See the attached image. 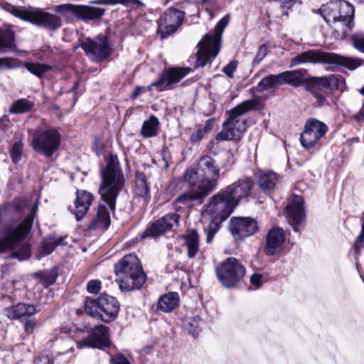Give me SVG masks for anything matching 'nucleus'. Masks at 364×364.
I'll return each mask as SVG.
<instances>
[{"instance_id":"nucleus-1","label":"nucleus","mask_w":364,"mask_h":364,"mask_svg":"<svg viewBox=\"0 0 364 364\" xmlns=\"http://www.w3.org/2000/svg\"><path fill=\"white\" fill-rule=\"evenodd\" d=\"M220 169L215 159L208 155L203 156L196 168L186 171L183 178L189 185V191L179 196L176 202L191 206V202L205 197L218 184Z\"/></svg>"},{"instance_id":"nucleus-2","label":"nucleus","mask_w":364,"mask_h":364,"mask_svg":"<svg viewBox=\"0 0 364 364\" xmlns=\"http://www.w3.org/2000/svg\"><path fill=\"white\" fill-rule=\"evenodd\" d=\"M100 176L99 194L109 208L114 210L117 198L125 185V178L116 156L110 155L105 168L100 171Z\"/></svg>"},{"instance_id":"nucleus-3","label":"nucleus","mask_w":364,"mask_h":364,"mask_svg":"<svg viewBox=\"0 0 364 364\" xmlns=\"http://www.w3.org/2000/svg\"><path fill=\"white\" fill-rule=\"evenodd\" d=\"M320 13L326 23L333 26L338 37L346 38L354 26V7L346 1L334 0L323 4Z\"/></svg>"},{"instance_id":"nucleus-4","label":"nucleus","mask_w":364,"mask_h":364,"mask_svg":"<svg viewBox=\"0 0 364 364\" xmlns=\"http://www.w3.org/2000/svg\"><path fill=\"white\" fill-rule=\"evenodd\" d=\"M258 102L255 99L242 102L228 112L223 124L222 130L217 134L216 139L220 141L240 140L247 128L245 113L257 109Z\"/></svg>"},{"instance_id":"nucleus-5","label":"nucleus","mask_w":364,"mask_h":364,"mask_svg":"<svg viewBox=\"0 0 364 364\" xmlns=\"http://www.w3.org/2000/svg\"><path fill=\"white\" fill-rule=\"evenodd\" d=\"M119 288L123 291L139 289L146 280L142 266L135 255H125L114 267Z\"/></svg>"},{"instance_id":"nucleus-6","label":"nucleus","mask_w":364,"mask_h":364,"mask_svg":"<svg viewBox=\"0 0 364 364\" xmlns=\"http://www.w3.org/2000/svg\"><path fill=\"white\" fill-rule=\"evenodd\" d=\"M33 224V219L28 216L16 228L9 230L6 237L0 240V252L8 249L14 250L11 257L18 260L28 259L31 256L30 245L26 240Z\"/></svg>"},{"instance_id":"nucleus-7","label":"nucleus","mask_w":364,"mask_h":364,"mask_svg":"<svg viewBox=\"0 0 364 364\" xmlns=\"http://www.w3.org/2000/svg\"><path fill=\"white\" fill-rule=\"evenodd\" d=\"M234 208L235 205L223 190L210 198L205 210V213L210 218L209 224L205 228L208 243L213 240L219 225L230 216Z\"/></svg>"},{"instance_id":"nucleus-8","label":"nucleus","mask_w":364,"mask_h":364,"mask_svg":"<svg viewBox=\"0 0 364 364\" xmlns=\"http://www.w3.org/2000/svg\"><path fill=\"white\" fill-rule=\"evenodd\" d=\"M229 15H225L217 23L213 31L206 34L198 43L196 67H204L210 63L220 51L222 33L229 23Z\"/></svg>"},{"instance_id":"nucleus-9","label":"nucleus","mask_w":364,"mask_h":364,"mask_svg":"<svg viewBox=\"0 0 364 364\" xmlns=\"http://www.w3.org/2000/svg\"><path fill=\"white\" fill-rule=\"evenodd\" d=\"M0 8L21 20L50 30H55L61 26L60 17L39 9H20L4 1H0Z\"/></svg>"},{"instance_id":"nucleus-10","label":"nucleus","mask_w":364,"mask_h":364,"mask_svg":"<svg viewBox=\"0 0 364 364\" xmlns=\"http://www.w3.org/2000/svg\"><path fill=\"white\" fill-rule=\"evenodd\" d=\"M304 63H334L345 66L350 70H354L361 65V61L358 58L343 57L335 53L310 50L291 58L290 67Z\"/></svg>"},{"instance_id":"nucleus-11","label":"nucleus","mask_w":364,"mask_h":364,"mask_svg":"<svg viewBox=\"0 0 364 364\" xmlns=\"http://www.w3.org/2000/svg\"><path fill=\"white\" fill-rule=\"evenodd\" d=\"M84 309L87 315L108 323L117 318L119 304L116 298L105 294L97 299L87 298Z\"/></svg>"},{"instance_id":"nucleus-12","label":"nucleus","mask_w":364,"mask_h":364,"mask_svg":"<svg viewBox=\"0 0 364 364\" xmlns=\"http://www.w3.org/2000/svg\"><path fill=\"white\" fill-rule=\"evenodd\" d=\"M60 141L61 135L56 129H38L33 134L31 146L36 151L50 157L58 149Z\"/></svg>"},{"instance_id":"nucleus-13","label":"nucleus","mask_w":364,"mask_h":364,"mask_svg":"<svg viewBox=\"0 0 364 364\" xmlns=\"http://www.w3.org/2000/svg\"><path fill=\"white\" fill-rule=\"evenodd\" d=\"M218 280L226 287H235L245 276V268L235 257H229L215 269Z\"/></svg>"},{"instance_id":"nucleus-14","label":"nucleus","mask_w":364,"mask_h":364,"mask_svg":"<svg viewBox=\"0 0 364 364\" xmlns=\"http://www.w3.org/2000/svg\"><path fill=\"white\" fill-rule=\"evenodd\" d=\"M80 46L87 55L95 61L102 60L112 53L111 45L105 35H99L93 39L86 38Z\"/></svg>"},{"instance_id":"nucleus-15","label":"nucleus","mask_w":364,"mask_h":364,"mask_svg":"<svg viewBox=\"0 0 364 364\" xmlns=\"http://www.w3.org/2000/svg\"><path fill=\"white\" fill-rule=\"evenodd\" d=\"M327 126L316 119L306 121L300 141L305 149L313 147L327 132Z\"/></svg>"},{"instance_id":"nucleus-16","label":"nucleus","mask_w":364,"mask_h":364,"mask_svg":"<svg viewBox=\"0 0 364 364\" xmlns=\"http://www.w3.org/2000/svg\"><path fill=\"white\" fill-rule=\"evenodd\" d=\"M55 11L60 14L71 13L76 18L85 21L100 19L105 14L102 8L70 4L58 5Z\"/></svg>"},{"instance_id":"nucleus-17","label":"nucleus","mask_w":364,"mask_h":364,"mask_svg":"<svg viewBox=\"0 0 364 364\" xmlns=\"http://www.w3.org/2000/svg\"><path fill=\"white\" fill-rule=\"evenodd\" d=\"M184 13L176 9H169L159 18L158 33L166 38L175 33L183 22Z\"/></svg>"},{"instance_id":"nucleus-18","label":"nucleus","mask_w":364,"mask_h":364,"mask_svg":"<svg viewBox=\"0 0 364 364\" xmlns=\"http://www.w3.org/2000/svg\"><path fill=\"white\" fill-rule=\"evenodd\" d=\"M179 215L177 213H169L161 218L154 222L148 227L141 235L140 238L158 237L166 231L172 230L174 227L178 225Z\"/></svg>"},{"instance_id":"nucleus-19","label":"nucleus","mask_w":364,"mask_h":364,"mask_svg":"<svg viewBox=\"0 0 364 364\" xmlns=\"http://www.w3.org/2000/svg\"><path fill=\"white\" fill-rule=\"evenodd\" d=\"M109 346V328L104 325L95 326L92 333L87 338L77 342L78 348L90 347L103 349Z\"/></svg>"},{"instance_id":"nucleus-20","label":"nucleus","mask_w":364,"mask_h":364,"mask_svg":"<svg viewBox=\"0 0 364 364\" xmlns=\"http://www.w3.org/2000/svg\"><path fill=\"white\" fill-rule=\"evenodd\" d=\"M230 229L234 238L240 240L256 233L259 225L252 218H235L231 219Z\"/></svg>"},{"instance_id":"nucleus-21","label":"nucleus","mask_w":364,"mask_h":364,"mask_svg":"<svg viewBox=\"0 0 364 364\" xmlns=\"http://www.w3.org/2000/svg\"><path fill=\"white\" fill-rule=\"evenodd\" d=\"M311 82L313 85L310 91L320 106L326 101V94L330 93L338 85L337 79L333 75L328 77H314Z\"/></svg>"},{"instance_id":"nucleus-22","label":"nucleus","mask_w":364,"mask_h":364,"mask_svg":"<svg viewBox=\"0 0 364 364\" xmlns=\"http://www.w3.org/2000/svg\"><path fill=\"white\" fill-rule=\"evenodd\" d=\"M191 69L190 68H171L165 73H162L159 78L153 82L149 86V90L154 87H159V90H163L166 87L178 83L181 80L188 75Z\"/></svg>"},{"instance_id":"nucleus-23","label":"nucleus","mask_w":364,"mask_h":364,"mask_svg":"<svg viewBox=\"0 0 364 364\" xmlns=\"http://www.w3.org/2000/svg\"><path fill=\"white\" fill-rule=\"evenodd\" d=\"M303 203V199L301 197L294 196L285 210L288 223L297 232L303 228L302 222L305 218Z\"/></svg>"},{"instance_id":"nucleus-24","label":"nucleus","mask_w":364,"mask_h":364,"mask_svg":"<svg viewBox=\"0 0 364 364\" xmlns=\"http://www.w3.org/2000/svg\"><path fill=\"white\" fill-rule=\"evenodd\" d=\"M253 186V181L247 178L238 180L223 191L233 205L236 206L242 199L250 196Z\"/></svg>"},{"instance_id":"nucleus-25","label":"nucleus","mask_w":364,"mask_h":364,"mask_svg":"<svg viewBox=\"0 0 364 364\" xmlns=\"http://www.w3.org/2000/svg\"><path fill=\"white\" fill-rule=\"evenodd\" d=\"M286 240L284 230L279 227L271 228L267 234L264 252L267 256L279 254Z\"/></svg>"},{"instance_id":"nucleus-26","label":"nucleus","mask_w":364,"mask_h":364,"mask_svg":"<svg viewBox=\"0 0 364 364\" xmlns=\"http://www.w3.org/2000/svg\"><path fill=\"white\" fill-rule=\"evenodd\" d=\"M93 200L92 195L86 191H77V197L71 211L77 220H81L87 212Z\"/></svg>"},{"instance_id":"nucleus-27","label":"nucleus","mask_w":364,"mask_h":364,"mask_svg":"<svg viewBox=\"0 0 364 364\" xmlns=\"http://www.w3.org/2000/svg\"><path fill=\"white\" fill-rule=\"evenodd\" d=\"M4 311L9 319L20 320L32 316L37 312V310L34 305L18 303L11 307L5 309Z\"/></svg>"},{"instance_id":"nucleus-28","label":"nucleus","mask_w":364,"mask_h":364,"mask_svg":"<svg viewBox=\"0 0 364 364\" xmlns=\"http://www.w3.org/2000/svg\"><path fill=\"white\" fill-rule=\"evenodd\" d=\"M146 175L140 171H136L135 174V197L142 200L143 205H146L151 198L150 188L147 181Z\"/></svg>"},{"instance_id":"nucleus-29","label":"nucleus","mask_w":364,"mask_h":364,"mask_svg":"<svg viewBox=\"0 0 364 364\" xmlns=\"http://www.w3.org/2000/svg\"><path fill=\"white\" fill-rule=\"evenodd\" d=\"M16 48V34L9 26L0 27V54L9 53Z\"/></svg>"},{"instance_id":"nucleus-30","label":"nucleus","mask_w":364,"mask_h":364,"mask_svg":"<svg viewBox=\"0 0 364 364\" xmlns=\"http://www.w3.org/2000/svg\"><path fill=\"white\" fill-rule=\"evenodd\" d=\"M179 296L176 292H169L161 296L158 301V309L164 312L172 311L178 304Z\"/></svg>"},{"instance_id":"nucleus-31","label":"nucleus","mask_w":364,"mask_h":364,"mask_svg":"<svg viewBox=\"0 0 364 364\" xmlns=\"http://www.w3.org/2000/svg\"><path fill=\"white\" fill-rule=\"evenodd\" d=\"M110 223L109 213L105 205H100L96 217L89 225L90 229H107Z\"/></svg>"},{"instance_id":"nucleus-32","label":"nucleus","mask_w":364,"mask_h":364,"mask_svg":"<svg viewBox=\"0 0 364 364\" xmlns=\"http://www.w3.org/2000/svg\"><path fill=\"white\" fill-rule=\"evenodd\" d=\"M65 239L63 237L50 236L46 237L39 250L38 257H45L53 252L58 245H65Z\"/></svg>"},{"instance_id":"nucleus-33","label":"nucleus","mask_w":364,"mask_h":364,"mask_svg":"<svg viewBox=\"0 0 364 364\" xmlns=\"http://www.w3.org/2000/svg\"><path fill=\"white\" fill-rule=\"evenodd\" d=\"M304 73L305 70H295L283 72L280 73L282 82V84L287 83L294 87H298L303 82Z\"/></svg>"},{"instance_id":"nucleus-34","label":"nucleus","mask_w":364,"mask_h":364,"mask_svg":"<svg viewBox=\"0 0 364 364\" xmlns=\"http://www.w3.org/2000/svg\"><path fill=\"white\" fill-rule=\"evenodd\" d=\"M159 121L156 117L151 115L144 121L141 129V134L145 138H150L158 134Z\"/></svg>"},{"instance_id":"nucleus-35","label":"nucleus","mask_w":364,"mask_h":364,"mask_svg":"<svg viewBox=\"0 0 364 364\" xmlns=\"http://www.w3.org/2000/svg\"><path fill=\"white\" fill-rule=\"evenodd\" d=\"M92 4L114 6L121 4L127 8L135 9L144 6V4L140 0H93Z\"/></svg>"},{"instance_id":"nucleus-36","label":"nucleus","mask_w":364,"mask_h":364,"mask_svg":"<svg viewBox=\"0 0 364 364\" xmlns=\"http://www.w3.org/2000/svg\"><path fill=\"white\" fill-rule=\"evenodd\" d=\"M279 182V178L276 173L267 171L262 173L259 178V186L264 191L273 189Z\"/></svg>"},{"instance_id":"nucleus-37","label":"nucleus","mask_w":364,"mask_h":364,"mask_svg":"<svg viewBox=\"0 0 364 364\" xmlns=\"http://www.w3.org/2000/svg\"><path fill=\"white\" fill-rule=\"evenodd\" d=\"M184 239L188 250V257L189 258H194L199 249L198 232L193 230L184 236Z\"/></svg>"},{"instance_id":"nucleus-38","label":"nucleus","mask_w":364,"mask_h":364,"mask_svg":"<svg viewBox=\"0 0 364 364\" xmlns=\"http://www.w3.org/2000/svg\"><path fill=\"white\" fill-rule=\"evenodd\" d=\"M203 324V322L198 316L186 318L183 322V328L193 337L198 336Z\"/></svg>"},{"instance_id":"nucleus-39","label":"nucleus","mask_w":364,"mask_h":364,"mask_svg":"<svg viewBox=\"0 0 364 364\" xmlns=\"http://www.w3.org/2000/svg\"><path fill=\"white\" fill-rule=\"evenodd\" d=\"M282 85L281 75H269L263 77L257 85L259 91L276 88Z\"/></svg>"},{"instance_id":"nucleus-40","label":"nucleus","mask_w":364,"mask_h":364,"mask_svg":"<svg viewBox=\"0 0 364 364\" xmlns=\"http://www.w3.org/2000/svg\"><path fill=\"white\" fill-rule=\"evenodd\" d=\"M24 66L31 73L40 78L53 69L50 65L41 63H26Z\"/></svg>"},{"instance_id":"nucleus-41","label":"nucleus","mask_w":364,"mask_h":364,"mask_svg":"<svg viewBox=\"0 0 364 364\" xmlns=\"http://www.w3.org/2000/svg\"><path fill=\"white\" fill-rule=\"evenodd\" d=\"M34 103L27 99L16 100L10 107L9 111L14 114H21L29 112L33 107Z\"/></svg>"},{"instance_id":"nucleus-42","label":"nucleus","mask_w":364,"mask_h":364,"mask_svg":"<svg viewBox=\"0 0 364 364\" xmlns=\"http://www.w3.org/2000/svg\"><path fill=\"white\" fill-rule=\"evenodd\" d=\"M41 283L46 287L53 284L56 280L58 274L55 270L45 272L40 274Z\"/></svg>"},{"instance_id":"nucleus-43","label":"nucleus","mask_w":364,"mask_h":364,"mask_svg":"<svg viewBox=\"0 0 364 364\" xmlns=\"http://www.w3.org/2000/svg\"><path fill=\"white\" fill-rule=\"evenodd\" d=\"M23 144L21 142H16L13 144L10 154L13 162L17 163L21 159Z\"/></svg>"},{"instance_id":"nucleus-44","label":"nucleus","mask_w":364,"mask_h":364,"mask_svg":"<svg viewBox=\"0 0 364 364\" xmlns=\"http://www.w3.org/2000/svg\"><path fill=\"white\" fill-rule=\"evenodd\" d=\"M353 47L364 53V33H355L351 36Z\"/></svg>"},{"instance_id":"nucleus-45","label":"nucleus","mask_w":364,"mask_h":364,"mask_svg":"<svg viewBox=\"0 0 364 364\" xmlns=\"http://www.w3.org/2000/svg\"><path fill=\"white\" fill-rule=\"evenodd\" d=\"M16 60L12 58H0V68L12 69L17 67Z\"/></svg>"},{"instance_id":"nucleus-46","label":"nucleus","mask_w":364,"mask_h":364,"mask_svg":"<svg viewBox=\"0 0 364 364\" xmlns=\"http://www.w3.org/2000/svg\"><path fill=\"white\" fill-rule=\"evenodd\" d=\"M110 362L112 364H132L130 360L122 353H117L110 358Z\"/></svg>"},{"instance_id":"nucleus-47","label":"nucleus","mask_w":364,"mask_h":364,"mask_svg":"<svg viewBox=\"0 0 364 364\" xmlns=\"http://www.w3.org/2000/svg\"><path fill=\"white\" fill-rule=\"evenodd\" d=\"M237 63L236 60H231L228 65H226L223 71L230 78L233 77V74L236 70Z\"/></svg>"},{"instance_id":"nucleus-48","label":"nucleus","mask_w":364,"mask_h":364,"mask_svg":"<svg viewBox=\"0 0 364 364\" xmlns=\"http://www.w3.org/2000/svg\"><path fill=\"white\" fill-rule=\"evenodd\" d=\"M225 161L222 163V167L228 168L235 164L234 155L231 151H226L223 154Z\"/></svg>"},{"instance_id":"nucleus-49","label":"nucleus","mask_w":364,"mask_h":364,"mask_svg":"<svg viewBox=\"0 0 364 364\" xmlns=\"http://www.w3.org/2000/svg\"><path fill=\"white\" fill-rule=\"evenodd\" d=\"M101 288V282L100 280H91L87 283V290L91 294L97 293Z\"/></svg>"},{"instance_id":"nucleus-50","label":"nucleus","mask_w":364,"mask_h":364,"mask_svg":"<svg viewBox=\"0 0 364 364\" xmlns=\"http://www.w3.org/2000/svg\"><path fill=\"white\" fill-rule=\"evenodd\" d=\"M267 47L264 45L261 46L258 51L255 57L254 63H259L263 58L267 55Z\"/></svg>"},{"instance_id":"nucleus-51","label":"nucleus","mask_w":364,"mask_h":364,"mask_svg":"<svg viewBox=\"0 0 364 364\" xmlns=\"http://www.w3.org/2000/svg\"><path fill=\"white\" fill-rule=\"evenodd\" d=\"M207 134L205 133V131L203 130L202 129H198L196 130L191 136V141L193 143H197L200 141Z\"/></svg>"},{"instance_id":"nucleus-52","label":"nucleus","mask_w":364,"mask_h":364,"mask_svg":"<svg viewBox=\"0 0 364 364\" xmlns=\"http://www.w3.org/2000/svg\"><path fill=\"white\" fill-rule=\"evenodd\" d=\"M14 205L16 210L21 211L27 206V200L23 198H17L14 201Z\"/></svg>"},{"instance_id":"nucleus-53","label":"nucleus","mask_w":364,"mask_h":364,"mask_svg":"<svg viewBox=\"0 0 364 364\" xmlns=\"http://www.w3.org/2000/svg\"><path fill=\"white\" fill-rule=\"evenodd\" d=\"M281 7L287 9H291L297 1V0H275Z\"/></svg>"},{"instance_id":"nucleus-54","label":"nucleus","mask_w":364,"mask_h":364,"mask_svg":"<svg viewBox=\"0 0 364 364\" xmlns=\"http://www.w3.org/2000/svg\"><path fill=\"white\" fill-rule=\"evenodd\" d=\"M262 275L255 273L251 276L250 282L254 286L259 287L262 285Z\"/></svg>"},{"instance_id":"nucleus-55","label":"nucleus","mask_w":364,"mask_h":364,"mask_svg":"<svg viewBox=\"0 0 364 364\" xmlns=\"http://www.w3.org/2000/svg\"><path fill=\"white\" fill-rule=\"evenodd\" d=\"M36 322L33 320H28L24 324V331L26 333H33L34 328L36 327Z\"/></svg>"},{"instance_id":"nucleus-56","label":"nucleus","mask_w":364,"mask_h":364,"mask_svg":"<svg viewBox=\"0 0 364 364\" xmlns=\"http://www.w3.org/2000/svg\"><path fill=\"white\" fill-rule=\"evenodd\" d=\"M144 91V87L140 86H136L132 95V99L135 100Z\"/></svg>"},{"instance_id":"nucleus-57","label":"nucleus","mask_w":364,"mask_h":364,"mask_svg":"<svg viewBox=\"0 0 364 364\" xmlns=\"http://www.w3.org/2000/svg\"><path fill=\"white\" fill-rule=\"evenodd\" d=\"M214 122L213 119H208L205 125L203 128H201L203 130L205 131V133L208 134L213 127Z\"/></svg>"},{"instance_id":"nucleus-58","label":"nucleus","mask_w":364,"mask_h":364,"mask_svg":"<svg viewBox=\"0 0 364 364\" xmlns=\"http://www.w3.org/2000/svg\"><path fill=\"white\" fill-rule=\"evenodd\" d=\"M355 118L358 121L364 120V102L359 112L355 116Z\"/></svg>"},{"instance_id":"nucleus-59","label":"nucleus","mask_w":364,"mask_h":364,"mask_svg":"<svg viewBox=\"0 0 364 364\" xmlns=\"http://www.w3.org/2000/svg\"><path fill=\"white\" fill-rule=\"evenodd\" d=\"M167 154H168V148L167 147H164L162 149V150H161V155H162L164 161H165V167L166 168H168V161L166 159Z\"/></svg>"},{"instance_id":"nucleus-60","label":"nucleus","mask_w":364,"mask_h":364,"mask_svg":"<svg viewBox=\"0 0 364 364\" xmlns=\"http://www.w3.org/2000/svg\"><path fill=\"white\" fill-rule=\"evenodd\" d=\"M355 1L356 2H358V3H360V4H361V3H364V0H355Z\"/></svg>"},{"instance_id":"nucleus-61","label":"nucleus","mask_w":364,"mask_h":364,"mask_svg":"<svg viewBox=\"0 0 364 364\" xmlns=\"http://www.w3.org/2000/svg\"><path fill=\"white\" fill-rule=\"evenodd\" d=\"M360 93L364 95V86L363 87V88L361 89L360 90Z\"/></svg>"},{"instance_id":"nucleus-62","label":"nucleus","mask_w":364,"mask_h":364,"mask_svg":"<svg viewBox=\"0 0 364 364\" xmlns=\"http://www.w3.org/2000/svg\"><path fill=\"white\" fill-rule=\"evenodd\" d=\"M204 3H208L210 1V0H202Z\"/></svg>"},{"instance_id":"nucleus-63","label":"nucleus","mask_w":364,"mask_h":364,"mask_svg":"<svg viewBox=\"0 0 364 364\" xmlns=\"http://www.w3.org/2000/svg\"><path fill=\"white\" fill-rule=\"evenodd\" d=\"M1 125H2V121L0 119V128L1 127Z\"/></svg>"}]
</instances>
